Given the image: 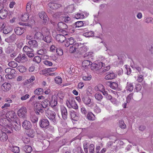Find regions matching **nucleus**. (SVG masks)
<instances>
[{
  "label": "nucleus",
  "instance_id": "1",
  "mask_svg": "<svg viewBox=\"0 0 153 153\" xmlns=\"http://www.w3.org/2000/svg\"><path fill=\"white\" fill-rule=\"evenodd\" d=\"M45 112L46 115L54 124H56L57 120L56 119V114L53 111L51 110L49 108H45Z\"/></svg>",
  "mask_w": 153,
  "mask_h": 153
},
{
  "label": "nucleus",
  "instance_id": "2",
  "mask_svg": "<svg viewBox=\"0 0 153 153\" xmlns=\"http://www.w3.org/2000/svg\"><path fill=\"white\" fill-rule=\"evenodd\" d=\"M35 113L37 115L41 116L44 112V108L42 106L40 103H36L34 105Z\"/></svg>",
  "mask_w": 153,
  "mask_h": 153
},
{
  "label": "nucleus",
  "instance_id": "3",
  "mask_svg": "<svg viewBox=\"0 0 153 153\" xmlns=\"http://www.w3.org/2000/svg\"><path fill=\"white\" fill-rule=\"evenodd\" d=\"M58 28H57V30L59 31V33H63L64 34H67L65 30L68 28L67 25L65 23L62 22L58 23Z\"/></svg>",
  "mask_w": 153,
  "mask_h": 153
},
{
  "label": "nucleus",
  "instance_id": "4",
  "mask_svg": "<svg viewBox=\"0 0 153 153\" xmlns=\"http://www.w3.org/2000/svg\"><path fill=\"white\" fill-rule=\"evenodd\" d=\"M11 119L12 122H11V124L12 126H13V128L16 131H19L21 128V124L20 121L19 120L16 121L14 120V116H13V117L11 116Z\"/></svg>",
  "mask_w": 153,
  "mask_h": 153
},
{
  "label": "nucleus",
  "instance_id": "5",
  "mask_svg": "<svg viewBox=\"0 0 153 153\" xmlns=\"http://www.w3.org/2000/svg\"><path fill=\"white\" fill-rule=\"evenodd\" d=\"M27 109L25 107H22L18 111V115L20 117L25 118L26 117Z\"/></svg>",
  "mask_w": 153,
  "mask_h": 153
},
{
  "label": "nucleus",
  "instance_id": "6",
  "mask_svg": "<svg viewBox=\"0 0 153 153\" xmlns=\"http://www.w3.org/2000/svg\"><path fill=\"white\" fill-rule=\"evenodd\" d=\"M15 60L18 62H24L27 60V56L25 54H20L15 59Z\"/></svg>",
  "mask_w": 153,
  "mask_h": 153
},
{
  "label": "nucleus",
  "instance_id": "7",
  "mask_svg": "<svg viewBox=\"0 0 153 153\" xmlns=\"http://www.w3.org/2000/svg\"><path fill=\"white\" fill-rule=\"evenodd\" d=\"M39 125L41 128H46L49 125V122L47 119H43L40 120Z\"/></svg>",
  "mask_w": 153,
  "mask_h": 153
},
{
  "label": "nucleus",
  "instance_id": "8",
  "mask_svg": "<svg viewBox=\"0 0 153 153\" xmlns=\"http://www.w3.org/2000/svg\"><path fill=\"white\" fill-rule=\"evenodd\" d=\"M102 62H100L98 64L91 63V68L93 71H96L102 68Z\"/></svg>",
  "mask_w": 153,
  "mask_h": 153
},
{
  "label": "nucleus",
  "instance_id": "9",
  "mask_svg": "<svg viewBox=\"0 0 153 153\" xmlns=\"http://www.w3.org/2000/svg\"><path fill=\"white\" fill-rule=\"evenodd\" d=\"M48 6L51 9L56 10L61 7L62 5L58 3L50 2L48 4Z\"/></svg>",
  "mask_w": 153,
  "mask_h": 153
},
{
  "label": "nucleus",
  "instance_id": "10",
  "mask_svg": "<svg viewBox=\"0 0 153 153\" xmlns=\"http://www.w3.org/2000/svg\"><path fill=\"white\" fill-rule=\"evenodd\" d=\"M60 111L63 119L65 120L67 118L68 112L66 108L64 106H61Z\"/></svg>",
  "mask_w": 153,
  "mask_h": 153
},
{
  "label": "nucleus",
  "instance_id": "11",
  "mask_svg": "<svg viewBox=\"0 0 153 153\" xmlns=\"http://www.w3.org/2000/svg\"><path fill=\"white\" fill-rule=\"evenodd\" d=\"M39 15L40 18L43 20V23L45 24L48 20V18L46 13L44 11H42L39 13Z\"/></svg>",
  "mask_w": 153,
  "mask_h": 153
},
{
  "label": "nucleus",
  "instance_id": "12",
  "mask_svg": "<svg viewBox=\"0 0 153 153\" xmlns=\"http://www.w3.org/2000/svg\"><path fill=\"white\" fill-rule=\"evenodd\" d=\"M66 35L63 34V33L62 34H59L56 35V40L59 42L62 43L66 40V37L64 36V35Z\"/></svg>",
  "mask_w": 153,
  "mask_h": 153
},
{
  "label": "nucleus",
  "instance_id": "13",
  "mask_svg": "<svg viewBox=\"0 0 153 153\" xmlns=\"http://www.w3.org/2000/svg\"><path fill=\"white\" fill-rule=\"evenodd\" d=\"M107 74L105 76V79L107 80H111L114 79L116 77L117 75L113 72H110L107 73Z\"/></svg>",
  "mask_w": 153,
  "mask_h": 153
},
{
  "label": "nucleus",
  "instance_id": "14",
  "mask_svg": "<svg viewBox=\"0 0 153 153\" xmlns=\"http://www.w3.org/2000/svg\"><path fill=\"white\" fill-rule=\"evenodd\" d=\"M22 125L23 128L27 130L30 129L32 127L31 123L27 120L24 121L22 123Z\"/></svg>",
  "mask_w": 153,
  "mask_h": 153
},
{
  "label": "nucleus",
  "instance_id": "15",
  "mask_svg": "<svg viewBox=\"0 0 153 153\" xmlns=\"http://www.w3.org/2000/svg\"><path fill=\"white\" fill-rule=\"evenodd\" d=\"M11 87V85L10 83L5 82L1 85V88L4 92H6L10 90Z\"/></svg>",
  "mask_w": 153,
  "mask_h": 153
},
{
  "label": "nucleus",
  "instance_id": "16",
  "mask_svg": "<svg viewBox=\"0 0 153 153\" xmlns=\"http://www.w3.org/2000/svg\"><path fill=\"white\" fill-rule=\"evenodd\" d=\"M69 114L72 120L76 121L78 119V114H77L74 111L71 110L70 111Z\"/></svg>",
  "mask_w": 153,
  "mask_h": 153
},
{
  "label": "nucleus",
  "instance_id": "17",
  "mask_svg": "<svg viewBox=\"0 0 153 153\" xmlns=\"http://www.w3.org/2000/svg\"><path fill=\"white\" fill-rule=\"evenodd\" d=\"M25 29L23 27H18L15 29V31L18 35H21L25 31Z\"/></svg>",
  "mask_w": 153,
  "mask_h": 153
},
{
  "label": "nucleus",
  "instance_id": "18",
  "mask_svg": "<svg viewBox=\"0 0 153 153\" xmlns=\"http://www.w3.org/2000/svg\"><path fill=\"white\" fill-rule=\"evenodd\" d=\"M82 100L84 103L85 105H88L91 103V99L87 96L83 97L82 98Z\"/></svg>",
  "mask_w": 153,
  "mask_h": 153
},
{
  "label": "nucleus",
  "instance_id": "19",
  "mask_svg": "<svg viewBox=\"0 0 153 153\" xmlns=\"http://www.w3.org/2000/svg\"><path fill=\"white\" fill-rule=\"evenodd\" d=\"M42 40L47 43H50L51 42L52 38L51 34L45 35Z\"/></svg>",
  "mask_w": 153,
  "mask_h": 153
},
{
  "label": "nucleus",
  "instance_id": "20",
  "mask_svg": "<svg viewBox=\"0 0 153 153\" xmlns=\"http://www.w3.org/2000/svg\"><path fill=\"white\" fill-rule=\"evenodd\" d=\"M84 25V23L82 21H80L76 22L74 24H73L71 26L74 28H76L77 27H79L82 26Z\"/></svg>",
  "mask_w": 153,
  "mask_h": 153
},
{
  "label": "nucleus",
  "instance_id": "21",
  "mask_svg": "<svg viewBox=\"0 0 153 153\" xmlns=\"http://www.w3.org/2000/svg\"><path fill=\"white\" fill-rule=\"evenodd\" d=\"M43 34L39 32H36L34 35V38L36 39L42 40L43 39Z\"/></svg>",
  "mask_w": 153,
  "mask_h": 153
},
{
  "label": "nucleus",
  "instance_id": "22",
  "mask_svg": "<svg viewBox=\"0 0 153 153\" xmlns=\"http://www.w3.org/2000/svg\"><path fill=\"white\" fill-rule=\"evenodd\" d=\"M49 101L48 100L45 99L42 102L41 104V103L42 106L44 108L45 111V108H49L48 107L49 105Z\"/></svg>",
  "mask_w": 153,
  "mask_h": 153
},
{
  "label": "nucleus",
  "instance_id": "23",
  "mask_svg": "<svg viewBox=\"0 0 153 153\" xmlns=\"http://www.w3.org/2000/svg\"><path fill=\"white\" fill-rule=\"evenodd\" d=\"M30 47L37 48L38 45V42L35 40H29L28 42Z\"/></svg>",
  "mask_w": 153,
  "mask_h": 153
},
{
  "label": "nucleus",
  "instance_id": "24",
  "mask_svg": "<svg viewBox=\"0 0 153 153\" xmlns=\"http://www.w3.org/2000/svg\"><path fill=\"white\" fill-rule=\"evenodd\" d=\"M7 11L4 9L0 13V18L1 19H4L7 16Z\"/></svg>",
  "mask_w": 153,
  "mask_h": 153
},
{
  "label": "nucleus",
  "instance_id": "25",
  "mask_svg": "<svg viewBox=\"0 0 153 153\" xmlns=\"http://www.w3.org/2000/svg\"><path fill=\"white\" fill-rule=\"evenodd\" d=\"M49 105L52 107H53L55 106L57 104V102L55 98H52L51 101H49Z\"/></svg>",
  "mask_w": 153,
  "mask_h": 153
},
{
  "label": "nucleus",
  "instance_id": "26",
  "mask_svg": "<svg viewBox=\"0 0 153 153\" xmlns=\"http://www.w3.org/2000/svg\"><path fill=\"white\" fill-rule=\"evenodd\" d=\"M91 62L88 60H85L82 62V66L83 67L88 68L91 65Z\"/></svg>",
  "mask_w": 153,
  "mask_h": 153
},
{
  "label": "nucleus",
  "instance_id": "27",
  "mask_svg": "<svg viewBox=\"0 0 153 153\" xmlns=\"http://www.w3.org/2000/svg\"><path fill=\"white\" fill-rule=\"evenodd\" d=\"M23 149L27 153H30L32 150V147L28 145H25L23 147Z\"/></svg>",
  "mask_w": 153,
  "mask_h": 153
},
{
  "label": "nucleus",
  "instance_id": "28",
  "mask_svg": "<svg viewBox=\"0 0 153 153\" xmlns=\"http://www.w3.org/2000/svg\"><path fill=\"white\" fill-rule=\"evenodd\" d=\"M94 89L96 91H99L101 92L103 91L104 88L102 84H99L95 87Z\"/></svg>",
  "mask_w": 153,
  "mask_h": 153
},
{
  "label": "nucleus",
  "instance_id": "29",
  "mask_svg": "<svg viewBox=\"0 0 153 153\" xmlns=\"http://www.w3.org/2000/svg\"><path fill=\"white\" fill-rule=\"evenodd\" d=\"M95 98L99 101H101L103 98L102 95L99 93H97L94 95Z\"/></svg>",
  "mask_w": 153,
  "mask_h": 153
},
{
  "label": "nucleus",
  "instance_id": "30",
  "mask_svg": "<svg viewBox=\"0 0 153 153\" xmlns=\"http://www.w3.org/2000/svg\"><path fill=\"white\" fill-rule=\"evenodd\" d=\"M74 6L73 5H70L65 8V11L68 13H72L74 10Z\"/></svg>",
  "mask_w": 153,
  "mask_h": 153
},
{
  "label": "nucleus",
  "instance_id": "31",
  "mask_svg": "<svg viewBox=\"0 0 153 153\" xmlns=\"http://www.w3.org/2000/svg\"><path fill=\"white\" fill-rule=\"evenodd\" d=\"M133 85L132 83L127 82L126 89L127 90L131 92L133 90Z\"/></svg>",
  "mask_w": 153,
  "mask_h": 153
},
{
  "label": "nucleus",
  "instance_id": "32",
  "mask_svg": "<svg viewBox=\"0 0 153 153\" xmlns=\"http://www.w3.org/2000/svg\"><path fill=\"white\" fill-rule=\"evenodd\" d=\"M5 72L6 73L9 74H14L16 71L15 70L11 68H6L5 70Z\"/></svg>",
  "mask_w": 153,
  "mask_h": 153
},
{
  "label": "nucleus",
  "instance_id": "33",
  "mask_svg": "<svg viewBox=\"0 0 153 153\" xmlns=\"http://www.w3.org/2000/svg\"><path fill=\"white\" fill-rule=\"evenodd\" d=\"M87 118L89 120H93L95 119L94 115L91 112H89L87 115Z\"/></svg>",
  "mask_w": 153,
  "mask_h": 153
},
{
  "label": "nucleus",
  "instance_id": "34",
  "mask_svg": "<svg viewBox=\"0 0 153 153\" xmlns=\"http://www.w3.org/2000/svg\"><path fill=\"white\" fill-rule=\"evenodd\" d=\"M16 39V35L13 34L11 36L7 38V40L8 41V42H12L15 41Z\"/></svg>",
  "mask_w": 153,
  "mask_h": 153
},
{
  "label": "nucleus",
  "instance_id": "35",
  "mask_svg": "<svg viewBox=\"0 0 153 153\" xmlns=\"http://www.w3.org/2000/svg\"><path fill=\"white\" fill-rule=\"evenodd\" d=\"M15 44L16 45L17 48L16 50L19 51L22 47L23 45V43L22 42H19L17 41Z\"/></svg>",
  "mask_w": 153,
  "mask_h": 153
},
{
  "label": "nucleus",
  "instance_id": "36",
  "mask_svg": "<svg viewBox=\"0 0 153 153\" xmlns=\"http://www.w3.org/2000/svg\"><path fill=\"white\" fill-rule=\"evenodd\" d=\"M12 30V28L10 26H6L3 30V33L4 34H7Z\"/></svg>",
  "mask_w": 153,
  "mask_h": 153
},
{
  "label": "nucleus",
  "instance_id": "37",
  "mask_svg": "<svg viewBox=\"0 0 153 153\" xmlns=\"http://www.w3.org/2000/svg\"><path fill=\"white\" fill-rule=\"evenodd\" d=\"M23 50L24 52H26L27 53L34 52V50L32 48H30L27 46H25Z\"/></svg>",
  "mask_w": 153,
  "mask_h": 153
},
{
  "label": "nucleus",
  "instance_id": "38",
  "mask_svg": "<svg viewBox=\"0 0 153 153\" xmlns=\"http://www.w3.org/2000/svg\"><path fill=\"white\" fill-rule=\"evenodd\" d=\"M145 22L147 24H153V18L150 17H147L145 18Z\"/></svg>",
  "mask_w": 153,
  "mask_h": 153
},
{
  "label": "nucleus",
  "instance_id": "39",
  "mask_svg": "<svg viewBox=\"0 0 153 153\" xmlns=\"http://www.w3.org/2000/svg\"><path fill=\"white\" fill-rule=\"evenodd\" d=\"M109 86L111 88L113 89H115L118 87V85L117 83L113 82H110Z\"/></svg>",
  "mask_w": 153,
  "mask_h": 153
},
{
  "label": "nucleus",
  "instance_id": "40",
  "mask_svg": "<svg viewBox=\"0 0 153 153\" xmlns=\"http://www.w3.org/2000/svg\"><path fill=\"white\" fill-rule=\"evenodd\" d=\"M14 51V49L10 46L7 47L5 50V52L7 54H10L13 53Z\"/></svg>",
  "mask_w": 153,
  "mask_h": 153
},
{
  "label": "nucleus",
  "instance_id": "41",
  "mask_svg": "<svg viewBox=\"0 0 153 153\" xmlns=\"http://www.w3.org/2000/svg\"><path fill=\"white\" fill-rule=\"evenodd\" d=\"M29 16L27 13H24L22 15L21 18L22 21L24 22H26L28 19Z\"/></svg>",
  "mask_w": 153,
  "mask_h": 153
},
{
  "label": "nucleus",
  "instance_id": "42",
  "mask_svg": "<svg viewBox=\"0 0 153 153\" xmlns=\"http://www.w3.org/2000/svg\"><path fill=\"white\" fill-rule=\"evenodd\" d=\"M8 139L7 135L5 133L2 134V136L0 137V140L1 141H6Z\"/></svg>",
  "mask_w": 153,
  "mask_h": 153
},
{
  "label": "nucleus",
  "instance_id": "43",
  "mask_svg": "<svg viewBox=\"0 0 153 153\" xmlns=\"http://www.w3.org/2000/svg\"><path fill=\"white\" fill-rule=\"evenodd\" d=\"M83 35L85 37H90L94 36V33L92 31H88L84 33Z\"/></svg>",
  "mask_w": 153,
  "mask_h": 153
},
{
  "label": "nucleus",
  "instance_id": "44",
  "mask_svg": "<svg viewBox=\"0 0 153 153\" xmlns=\"http://www.w3.org/2000/svg\"><path fill=\"white\" fill-rule=\"evenodd\" d=\"M8 65L11 68H15L17 67L18 64L16 62L11 61L8 63Z\"/></svg>",
  "mask_w": 153,
  "mask_h": 153
},
{
  "label": "nucleus",
  "instance_id": "45",
  "mask_svg": "<svg viewBox=\"0 0 153 153\" xmlns=\"http://www.w3.org/2000/svg\"><path fill=\"white\" fill-rule=\"evenodd\" d=\"M43 92V89L41 88L36 89L34 91V93L37 95H40Z\"/></svg>",
  "mask_w": 153,
  "mask_h": 153
},
{
  "label": "nucleus",
  "instance_id": "46",
  "mask_svg": "<svg viewBox=\"0 0 153 153\" xmlns=\"http://www.w3.org/2000/svg\"><path fill=\"white\" fill-rule=\"evenodd\" d=\"M42 32L44 35L50 34L49 30L45 27H44L42 28Z\"/></svg>",
  "mask_w": 153,
  "mask_h": 153
},
{
  "label": "nucleus",
  "instance_id": "47",
  "mask_svg": "<svg viewBox=\"0 0 153 153\" xmlns=\"http://www.w3.org/2000/svg\"><path fill=\"white\" fill-rule=\"evenodd\" d=\"M74 100V102L72 101V102L71 103L69 102H68L72 108L74 109H76L78 108V106L76 102H75V100Z\"/></svg>",
  "mask_w": 153,
  "mask_h": 153
},
{
  "label": "nucleus",
  "instance_id": "48",
  "mask_svg": "<svg viewBox=\"0 0 153 153\" xmlns=\"http://www.w3.org/2000/svg\"><path fill=\"white\" fill-rule=\"evenodd\" d=\"M92 53L91 52H88L84 54L83 57L85 59H89L91 57Z\"/></svg>",
  "mask_w": 153,
  "mask_h": 153
},
{
  "label": "nucleus",
  "instance_id": "49",
  "mask_svg": "<svg viewBox=\"0 0 153 153\" xmlns=\"http://www.w3.org/2000/svg\"><path fill=\"white\" fill-rule=\"evenodd\" d=\"M119 125L120 128L123 129H125L126 127V125L123 120H120Z\"/></svg>",
  "mask_w": 153,
  "mask_h": 153
},
{
  "label": "nucleus",
  "instance_id": "50",
  "mask_svg": "<svg viewBox=\"0 0 153 153\" xmlns=\"http://www.w3.org/2000/svg\"><path fill=\"white\" fill-rule=\"evenodd\" d=\"M87 47L85 46L81 47L79 49L80 52L81 53H83L86 52L87 51Z\"/></svg>",
  "mask_w": 153,
  "mask_h": 153
},
{
  "label": "nucleus",
  "instance_id": "51",
  "mask_svg": "<svg viewBox=\"0 0 153 153\" xmlns=\"http://www.w3.org/2000/svg\"><path fill=\"white\" fill-rule=\"evenodd\" d=\"M47 53V51L45 49H42L37 51V53L39 55H44Z\"/></svg>",
  "mask_w": 153,
  "mask_h": 153
},
{
  "label": "nucleus",
  "instance_id": "52",
  "mask_svg": "<svg viewBox=\"0 0 153 153\" xmlns=\"http://www.w3.org/2000/svg\"><path fill=\"white\" fill-rule=\"evenodd\" d=\"M33 61L37 63H39L41 62V59L39 56H37L33 58Z\"/></svg>",
  "mask_w": 153,
  "mask_h": 153
},
{
  "label": "nucleus",
  "instance_id": "53",
  "mask_svg": "<svg viewBox=\"0 0 153 153\" xmlns=\"http://www.w3.org/2000/svg\"><path fill=\"white\" fill-rule=\"evenodd\" d=\"M94 111L95 113L98 114L101 112V109L97 105H96L94 108Z\"/></svg>",
  "mask_w": 153,
  "mask_h": 153
},
{
  "label": "nucleus",
  "instance_id": "54",
  "mask_svg": "<svg viewBox=\"0 0 153 153\" xmlns=\"http://www.w3.org/2000/svg\"><path fill=\"white\" fill-rule=\"evenodd\" d=\"M56 69V68H47L43 70L45 72V73H46L47 72H53L55 71Z\"/></svg>",
  "mask_w": 153,
  "mask_h": 153
},
{
  "label": "nucleus",
  "instance_id": "55",
  "mask_svg": "<svg viewBox=\"0 0 153 153\" xmlns=\"http://www.w3.org/2000/svg\"><path fill=\"white\" fill-rule=\"evenodd\" d=\"M133 93L129 94L127 97L126 101L127 103H129L131 100L133 98Z\"/></svg>",
  "mask_w": 153,
  "mask_h": 153
},
{
  "label": "nucleus",
  "instance_id": "56",
  "mask_svg": "<svg viewBox=\"0 0 153 153\" xmlns=\"http://www.w3.org/2000/svg\"><path fill=\"white\" fill-rule=\"evenodd\" d=\"M77 48L75 47V45L71 46L69 49V52L71 53H74L76 51Z\"/></svg>",
  "mask_w": 153,
  "mask_h": 153
},
{
  "label": "nucleus",
  "instance_id": "57",
  "mask_svg": "<svg viewBox=\"0 0 153 153\" xmlns=\"http://www.w3.org/2000/svg\"><path fill=\"white\" fill-rule=\"evenodd\" d=\"M30 97L29 94H26L25 95H22L21 97V99L22 101H25L29 98Z\"/></svg>",
  "mask_w": 153,
  "mask_h": 153
},
{
  "label": "nucleus",
  "instance_id": "58",
  "mask_svg": "<svg viewBox=\"0 0 153 153\" xmlns=\"http://www.w3.org/2000/svg\"><path fill=\"white\" fill-rule=\"evenodd\" d=\"M12 151L14 153H18L19 152V148L18 146H14L12 148Z\"/></svg>",
  "mask_w": 153,
  "mask_h": 153
},
{
  "label": "nucleus",
  "instance_id": "59",
  "mask_svg": "<svg viewBox=\"0 0 153 153\" xmlns=\"http://www.w3.org/2000/svg\"><path fill=\"white\" fill-rule=\"evenodd\" d=\"M34 131L33 130H30L29 131L27 132V136L30 137H32L34 136Z\"/></svg>",
  "mask_w": 153,
  "mask_h": 153
},
{
  "label": "nucleus",
  "instance_id": "60",
  "mask_svg": "<svg viewBox=\"0 0 153 153\" xmlns=\"http://www.w3.org/2000/svg\"><path fill=\"white\" fill-rule=\"evenodd\" d=\"M62 78L59 77H56L55 79V82L58 84H60L62 82Z\"/></svg>",
  "mask_w": 153,
  "mask_h": 153
},
{
  "label": "nucleus",
  "instance_id": "61",
  "mask_svg": "<svg viewBox=\"0 0 153 153\" xmlns=\"http://www.w3.org/2000/svg\"><path fill=\"white\" fill-rule=\"evenodd\" d=\"M32 4V2L31 1L27 3L26 6V10L27 11H29L30 10L31 6Z\"/></svg>",
  "mask_w": 153,
  "mask_h": 153
},
{
  "label": "nucleus",
  "instance_id": "62",
  "mask_svg": "<svg viewBox=\"0 0 153 153\" xmlns=\"http://www.w3.org/2000/svg\"><path fill=\"white\" fill-rule=\"evenodd\" d=\"M94 146L93 144H91L89 146V153H94Z\"/></svg>",
  "mask_w": 153,
  "mask_h": 153
},
{
  "label": "nucleus",
  "instance_id": "63",
  "mask_svg": "<svg viewBox=\"0 0 153 153\" xmlns=\"http://www.w3.org/2000/svg\"><path fill=\"white\" fill-rule=\"evenodd\" d=\"M20 72H24L25 71V67L23 66H18L17 68Z\"/></svg>",
  "mask_w": 153,
  "mask_h": 153
},
{
  "label": "nucleus",
  "instance_id": "64",
  "mask_svg": "<svg viewBox=\"0 0 153 153\" xmlns=\"http://www.w3.org/2000/svg\"><path fill=\"white\" fill-rule=\"evenodd\" d=\"M56 52L57 54L59 56H61L62 55L63 53V50L60 48H58L56 50Z\"/></svg>",
  "mask_w": 153,
  "mask_h": 153
}]
</instances>
